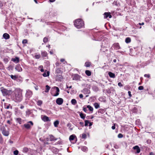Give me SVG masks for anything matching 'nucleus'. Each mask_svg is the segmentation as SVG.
<instances>
[{"label":"nucleus","instance_id":"obj_39","mask_svg":"<svg viewBox=\"0 0 155 155\" xmlns=\"http://www.w3.org/2000/svg\"><path fill=\"white\" fill-rule=\"evenodd\" d=\"M85 124L84 126H87L88 125L89 123V121L88 120H85Z\"/></svg>","mask_w":155,"mask_h":155},{"label":"nucleus","instance_id":"obj_62","mask_svg":"<svg viewBox=\"0 0 155 155\" xmlns=\"http://www.w3.org/2000/svg\"><path fill=\"white\" fill-rule=\"evenodd\" d=\"M28 123H30L31 124V125H33V123L31 121H29L28 122Z\"/></svg>","mask_w":155,"mask_h":155},{"label":"nucleus","instance_id":"obj_16","mask_svg":"<svg viewBox=\"0 0 155 155\" xmlns=\"http://www.w3.org/2000/svg\"><path fill=\"white\" fill-rule=\"evenodd\" d=\"M55 88L56 90V93L55 94H52V95L54 96H57L59 94V92L60 91L58 87H55Z\"/></svg>","mask_w":155,"mask_h":155},{"label":"nucleus","instance_id":"obj_58","mask_svg":"<svg viewBox=\"0 0 155 155\" xmlns=\"http://www.w3.org/2000/svg\"><path fill=\"white\" fill-rule=\"evenodd\" d=\"M115 124H114V125L111 128L113 130H114L115 129Z\"/></svg>","mask_w":155,"mask_h":155},{"label":"nucleus","instance_id":"obj_45","mask_svg":"<svg viewBox=\"0 0 155 155\" xmlns=\"http://www.w3.org/2000/svg\"><path fill=\"white\" fill-rule=\"evenodd\" d=\"M3 61L5 63V64L7 63L8 61V60L7 58H5L3 59Z\"/></svg>","mask_w":155,"mask_h":155},{"label":"nucleus","instance_id":"obj_21","mask_svg":"<svg viewBox=\"0 0 155 155\" xmlns=\"http://www.w3.org/2000/svg\"><path fill=\"white\" fill-rule=\"evenodd\" d=\"M62 71L60 68H57L56 69L55 73L57 74H60L62 73Z\"/></svg>","mask_w":155,"mask_h":155},{"label":"nucleus","instance_id":"obj_23","mask_svg":"<svg viewBox=\"0 0 155 155\" xmlns=\"http://www.w3.org/2000/svg\"><path fill=\"white\" fill-rule=\"evenodd\" d=\"M87 108L91 112V113H92L93 110V108L90 105H88L87 106Z\"/></svg>","mask_w":155,"mask_h":155},{"label":"nucleus","instance_id":"obj_11","mask_svg":"<svg viewBox=\"0 0 155 155\" xmlns=\"http://www.w3.org/2000/svg\"><path fill=\"white\" fill-rule=\"evenodd\" d=\"M77 137L74 134H73L71 135L69 138V140L71 142L72 141L74 140L75 139H76L75 142L77 141Z\"/></svg>","mask_w":155,"mask_h":155},{"label":"nucleus","instance_id":"obj_29","mask_svg":"<svg viewBox=\"0 0 155 155\" xmlns=\"http://www.w3.org/2000/svg\"><path fill=\"white\" fill-rule=\"evenodd\" d=\"M28 149L26 147H25L23 148V152L24 153H27L28 151Z\"/></svg>","mask_w":155,"mask_h":155},{"label":"nucleus","instance_id":"obj_34","mask_svg":"<svg viewBox=\"0 0 155 155\" xmlns=\"http://www.w3.org/2000/svg\"><path fill=\"white\" fill-rule=\"evenodd\" d=\"M59 122L58 120H56L54 122V127H58V125L59 124Z\"/></svg>","mask_w":155,"mask_h":155},{"label":"nucleus","instance_id":"obj_57","mask_svg":"<svg viewBox=\"0 0 155 155\" xmlns=\"http://www.w3.org/2000/svg\"><path fill=\"white\" fill-rule=\"evenodd\" d=\"M79 124L81 125V126H82V127H84V123L83 122H80L79 123Z\"/></svg>","mask_w":155,"mask_h":155},{"label":"nucleus","instance_id":"obj_48","mask_svg":"<svg viewBox=\"0 0 155 155\" xmlns=\"http://www.w3.org/2000/svg\"><path fill=\"white\" fill-rule=\"evenodd\" d=\"M143 86H140L138 88V89L139 90H143Z\"/></svg>","mask_w":155,"mask_h":155},{"label":"nucleus","instance_id":"obj_51","mask_svg":"<svg viewBox=\"0 0 155 155\" xmlns=\"http://www.w3.org/2000/svg\"><path fill=\"white\" fill-rule=\"evenodd\" d=\"M83 110L86 113H87V110L86 108L83 107Z\"/></svg>","mask_w":155,"mask_h":155},{"label":"nucleus","instance_id":"obj_55","mask_svg":"<svg viewBox=\"0 0 155 155\" xmlns=\"http://www.w3.org/2000/svg\"><path fill=\"white\" fill-rule=\"evenodd\" d=\"M114 147L116 149H117L118 148H119V146H118V145H116V144H115L114 145Z\"/></svg>","mask_w":155,"mask_h":155},{"label":"nucleus","instance_id":"obj_19","mask_svg":"<svg viewBox=\"0 0 155 155\" xmlns=\"http://www.w3.org/2000/svg\"><path fill=\"white\" fill-rule=\"evenodd\" d=\"M50 136V140L51 141H55L57 140V139L55 138L53 135H49Z\"/></svg>","mask_w":155,"mask_h":155},{"label":"nucleus","instance_id":"obj_31","mask_svg":"<svg viewBox=\"0 0 155 155\" xmlns=\"http://www.w3.org/2000/svg\"><path fill=\"white\" fill-rule=\"evenodd\" d=\"M46 90L45 91V92H48L49 91L50 89V87L48 85H46Z\"/></svg>","mask_w":155,"mask_h":155},{"label":"nucleus","instance_id":"obj_35","mask_svg":"<svg viewBox=\"0 0 155 155\" xmlns=\"http://www.w3.org/2000/svg\"><path fill=\"white\" fill-rule=\"evenodd\" d=\"M16 120L17 122L19 124H21L22 122V119L20 118H17L16 119Z\"/></svg>","mask_w":155,"mask_h":155},{"label":"nucleus","instance_id":"obj_7","mask_svg":"<svg viewBox=\"0 0 155 155\" xmlns=\"http://www.w3.org/2000/svg\"><path fill=\"white\" fill-rule=\"evenodd\" d=\"M2 134L6 136H8L9 134L8 131L6 130L5 128H3L2 131Z\"/></svg>","mask_w":155,"mask_h":155},{"label":"nucleus","instance_id":"obj_41","mask_svg":"<svg viewBox=\"0 0 155 155\" xmlns=\"http://www.w3.org/2000/svg\"><path fill=\"white\" fill-rule=\"evenodd\" d=\"M87 138V135L85 134H82V139H85Z\"/></svg>","mask_w":155,"mask_h":155},{"label":"nucleus","instance_id":"obj_32","mask_svg":"<svg viewBox=\"0 0 155 155\" xmlns=\"http://www.w3.org/2000/svg\"><path fill=\"white\" fill-rule=\"evenodd\" d=\"M42 75L45 77L48 76L49 75V72L48 71L47 73H44L42 74Z\"/></svg>","mask_w":155,"mask_h":155},{"label":"nucleus","instance_id":"obj_10","mask_svg":"<svg viewBox=\"0 0 155 155\" xmlns=\"http://www.w3.org/2000/svg\"><path fill=\"white\" fill-rule=\"evenodd\" d=\"M73 80H78L80 78V76L77 74H75L73 76Z\"/></svg>","mask_w":155,"mask_h":155},{"label":"nucleus","instance_id":"obj_54","mask_svg":"<svg viewBox=\"0 0 155 155\" xmlns=\"http://www.w3.org/2000/svg\"><path fill=\"white\" fill-rule=\"evenodd\" d=\"M144 25V23L142 22V23H139L137 25V27H138V25Z\"/></svg>","mask_w":155,"mask_h":155},{"label":"nucleus","instance_id":"obj_52","mask_svg":"<svg viewBox=\"0 0 155 155\" xmlns=\"http://www.w3.org/2000/svg\"><path fill=\"white\" fill-rule=\"evenodd\" d=\"M22 42L23 44H26L27 43V40L26 39H24Z\"/></svg>","mask_w":155,"mask_h":155},{"label":"nucleus","instance_id":"obj_61","mask_svg":"<svg viewBox=\"0 0 155 155\" xmlns=\"http://www.w3.org/2000/svg\"><path fill=\"white\" fill-rule=\"evenodd\" d=\"M60 64V63H59V62H57L56 63L55 65H56L57 66H59V65Z\"/></svg>","mask_w":155,"mask_h":155},{"label":"nucleus","instance_id":"obj_53","mask_svg":"<svg viewBox=\"0 0 155 155\" xmlns=\"http://www.w3.org/2000/svg\"><path fill=\"white\" fill-rule=\"evenodd\" d=\"M144 76L148 78H149L150 77V75L149 74H145L144 75Z\"/></svg>","mask_w":155,"mask_h":155},{"label":"nucleus","instance_id":"obj_9","mask_svg":"<svg viewBox=\"0 0 155 155\" xmlns=\"http://www.w3.org/2000/svg\"><path fill=\"white\" fill-rule=\"evenodd\" d=\"M104 18H107L108 17H109V18H111L112 17V15H110V12H105L104 13Z\"/></svg>","mask_w":155,"mask_h":155},{"label":"nucleus","instance_id":"obj_50","mask_svg":"<svg viewBox=\"0 0 155 155\" xmlns=\"http://www.w3.org/2000/svg\"><path fill=\"white\" fill-rule=\"evenodd\" d=\"M104 112V110L102 109H100L99 110V112L100 113H103Z\"/></svg>","mask_w":155,"mask_h":155},{"label":"nucleus","instance_id":"obj_56","mask_svg":"<svg viewBox=\"0 0 155 155\" xmlns=\"http://www.w3.org/2000/svg\"><path fill=\"white\" fill-rule=\"evenodd\" d=\"M118 85L120 87H122L123 86V85L120 82H119L118 84Z\"/></svg>","mask_w":155,"mask_h":155},{"label":"nucleus","instance_id":"obj_27","mask_svg":"<svg viewBox=\"0 0 155 155\" xmlns=\"http://www.w3.org/2000/svg\"><path fill=\"white\" fill-rule=\"evenodd\" d=\"M91 64V63L89 62H86L85 63V66L86 67H89Z\"/></svg>","mask_w":155,"mask_h":155},{"label":"nucleus","instance_id":"obj_24","mask_svg":"<svg viewBox=\"0 0 155 155\" xmlns=\"http://www.w3.org/2000/svg\"><path fill=\"white\" fill-rule=\"evenodd\" d=\"M131 39L130 38H127L125 40V41L127 43H128L131 42Z\"/></svg>","mask_w":155,"mask_h":155},{"label":"nucleus","instance_id":"obj_36","mask_svg":"<svg viewBox=\"0 0 155 155\" xmlns=\"http://www.w3.org/2000/svg\"><path fill=\"white\" fill-rule=\"evenodd\" d=\"M42 104V101L41 100H38L37 103V104L38 106H41Z\"/></svg>","mask_w":155,"mask_h":155},{"label":"nucleus","instance_id":"obj_6","mask_svg":"<svg viewBox=\"0 0 155 155\" xmlns=\"http://www.w3.org/2000/svg\"><path fill=\"white\" fill-rule=\"evenodd\" d=\"M63 102V100L61 98H58L56 100V103L59 105L62 104Z\"/></svg>","mask_w":155,"mask_h":155},{"label":"nucleus","instance_id":"obj_22","mask_svg":"<svg viewBox=\"0 0 155 155\" xmlns=\"http://www.w3.org/2000/svg\"><path fill=\"white\" fill-rule=\"evenodd\" d=\"M108 75L111 78H114L115 77V76L114 74L111 72H109Z\"/></svg>","mask_w":155,"mask_h":155},{"label":"nucleus","instance_id":"obj_13","mask_svg":"<svg viewBox=\"0 0 155 155\" xmlns=\"http://www.w3.org/2000/svg\"><path fill=\"white\" fill-rule=\"evenodd\" d=\"M77 113L79 114L80 116L81 119L83 120H84L85 119L86 116L85 114H84L80 111H78Z\"/></svg>","mask_w":155,"mask_h":155},{"label":"nucleus","instance_id":"obj_8","mask_svg":"<svg viewBox=\"0 0 155 155\" xmlns=\"http://www.w3.org/2000/svg\"><path fill=\"white\" fill-rule=\"evenodd\" d=\"M112 47L116 50H117L120 48V46L118 43H115L112 45Z\"/></svg>","mask_w":155,"mask_h":155},{"label":"nucleus","instance_id":"obj_28","mask_svg":"<svg viewBox=\"0 0 155 155\" xmlns=\"http://www.w3.org/2000/svg\"><path fill=\"white\" fill-rule=\"evenodd\" d=\"M85 72L86 74L88 76H90L91 75V72L89 70H86Z\"/></svg>","mask_w":155,"mask_h":155},{"label":"nucleus","instance_id":"obj_1","mask_svg":"<svg viewBox=\"0 0 155 155\" xmlns=\"http://www.w3.org/2000/svg\"><path fill=\"white\" fill-rule=\"evenodd\" d=\"M22 90L20 88H17L14 91L13 98L15 102H20L22 100Z\"/></svg>","mask_w":155,"mask_h":155},{"label":"nucleus","instance_id":"obj_33","mask_svg":"<svg viewBox=\"0 0 155 155\" xmlns=\"http://www.w3.org/2000/svg\"><path fill=\"white\" fill-rule=\"evenodd\" d=\"M94 105L96 109H97L100 107L99 104L97 103H94Z\"/></svg>","mask_w":155,"mask_h":155},{"label":"nucleus","instance_id":"obj_30","mask_svg":"<svg viewBox=\"0 0 155 155\" xmlns=\"http://www.w3.org/2000/svg\"><path fill=\"white\" fill-rule=\"evenodd\" d=\"M77 101L75 99H73L71 101V103L72 104L75 105L77 103Z\"/></svg>","mask_w":155,"mask_h":155},{"label":"nucleus","instance_id":"obj_42","mask_svg":"<svg viewBox=\"0 0 155 155\" xmlns=\"http://www.w3.org/2000/svg\"><path fill=\"white\" fill-rule=\"evenodd\" d=\"M18 153H19V151L17 150H16L13 151V153L15 155H18Z\"/></svg>","mask_w":155,"mask_h":155},{"label":"nucleus","instance_id":"obj_12","mask_svg":"<svg viewBox=\"0 0 155 155\" xmlns=\"http://www.w3.org/2000/svg\"><path fill=\"white\" fill-rule=\"evenodd\" d=\"M81 92L85 94H89L90 93V90L86 88L84 89Z\"/></svg>","mask_w":155,"mask_h":155},{"label":"nucleus","instance_id":"obj_17","mask_svg":"<svg viewBox=\"0 0 155 155\" xmlns=\"http://www.w3.org/2000/svg\"><path fill=\"white\" fill-rule=\"evenodd\" d=\"M3 37L5 39H8L10 38V35L7 33L4 34Z\"/></svg>","mask_w":155,"mask_h":155},{"label":"nucleus","instance_id":"obj_40","mask_svg":"<svg viewBox=\"0 0 155 155\" xmlns=\"http://www.w3.org/2000/svg\"><path fill=\"white\" fill-rule=\"evenodd\" d=\"M10 77L12 79L15 80L17 78V77L15 75H11Z\"/></svg>","mask_w":155,"mask_h":155},{"label":"nucleus","instance_id":"obj_25","mask_svg":"<svg viewBox=\"0 0 155 155\" xmlns=\"http://www.w3.org/2000/svg\"><path fill=\"white\" fill-rule=\"evenodd\" d=\"M57 79L59 80H61L63 78L62 75L60 74H57Z\"/></svg>","mask_w":155,"mask_h":155},{"label":"nucleus","instance_id":"obj_5","mask_svg":"<svg viewBox=\"0 0 155 155\" xmlns=\"http://www.w3.org/2000/svg\"><path fill=\"white\" fill-rule=\"evenodd\" d=\"M41 118L42 120L45 122L50 121L51 120L49 117L45 115L42 116Z\"/></svg>","mask_w":155,"mask_h":155},{"label":"nucleus","instance_id":"obj_37","mask_svg":"<svg viewBox=\"0 0 155 155\" xmlns=\"http://www.w3.org/2000/svg\"><path fill=\"white\" fill-rule=\"evenodd\" d=\"M67 126L69 127V129L70 130H73V127H72L71 125L70 124L68 123L67 124Z\"/></svg>","mask_w":155,"mask_h":155},{"label":"nucleus","instance_id":"obj_64","mask_svg":"<svg viewBox=\"0 0 155 155\" xmlns=\"http://www.w3.org/2000/svg\"><path fill=\"white\" fill-rule=\"evenodd\" d=\"M64 61H65V60L64 59H61L60 60V61L61 62H63Z\"/></svg>","mask_w":155,"mask_h":155},{"label":"nucleus","instance_id":"obj_63","mask_svg":"<svg viewBox=\"0 0 155 155\" xmlns=\"http://www.w3.org/2000/svg\"><path fill=\"white\" fill-rule=\"evenodd\" d=\"M35 88L36 90H38V86H37L35 87Z\"/></svg>","mask_w":155,"mask_h":155},{"label":"nucleus","instance_id":"obj_14","mask_svg":"<svg viewBox=\"0 0 155 155\" xmlns=\"http://www.w3.org/2000/svg\"><path fill=\"white\" fill-rule=\"evenodd\" d=\"M133 149L134 150H136V153H139L140 151V148L137 145L133 147Z\"/></svg>","mask_w":155,"mask_h":155},{"label":"nucleus","instance_id":"obj_3","mask_svg":"<svg viewBox=\"0 0 155 155\" xmlns=\"http://www.w3.org/2000/svg\"><path fill=\"white\" fill-rule=\"evenodd\" d=\"M1 91L4 96L10 95L12 93V91L11 90H8L6 89L1 87L0 88Z\"/></svg>","mask_w":155,"mask_h":155},{"label":"nucleus","instance_id":"obj_47","mask_svg":"<svg viewBox=\"0 0 155 155\" xmlns=\"http://www.w3.org/2000/svg\"><path fill=\"white\" fill-rule=\"evenodd\" d=\"M4 68V66L2 63L0 62V69H3Z\"/></svg>","mask_w":155,"mask_h":155},{"label":"nucleus","instance_id":"obj_38","mask_svg":"<svg viewBox=\"0 0 155 155\" xmlns=\"http://www.w3.org/2000/svg\"><path fill=\"white\" fill-rule=\"evenodd\" d=\"M81 150L85 152L87 150V148L86 147H83L81 148Z\"/></svg>","mask_w":155,"mask_h":155},{"label":"nucleus","instance_id":"obj_44","mask_svg":"<svg viewBox=\"0 0 155 155\" xmlns=\"http://www.w3.org/2000/svg\"><path fill=\"white\" fill-rule=\"evenodd\" d=\"M35 58L37 59H39L41 57V55L40 54H36L35 55Z\"/></svg>","mask_w":155,"mask_h":155},{"label":"nucleus","instance_id":"obj_43","mask_svg":"<svg viewBox=\"0 0 155 155\" xmlns=\"http://www.w3.org/2000/svg\"><path fill=\"white\" fill-rule=\"evenodd\" d=\"M48 38H47L45 37L44 38L43 40V41L44 43H46L48 42Z\"/></svg>","mask_w":155,"mask_h":155},{"label":"nucleus","instance_id":"obj_18","mask_svg":"<svg viewBox=\"0 0 155 155\" xmlns=\"http://www.w3.org/2000/svg\"><path fill=\"white\" fill-rule=\"evenodd\" d=\"M12 61L16 63H17L19 62V58L18 57H16L15 58H12Z\"/></svg>","mask_w":155,"mask_h":155},{"label":"nucleus","instance_id":"obj_60","mask_svg":"<svg viewBox=\"0 0 155 155\" xmlns=\"http://www.w3.org/2000/svg\"><path fill=\"white\" fill-rule=\"evenodd\" d=\"M83 95L82 94H81L79 95V97L81 98H82L83 97Z\"/></svg>","mask_w":155,"mask_h":155},{"label":"nucleus","instance_id":"obj_26","mask_svg":"<svg viewBox=\"0 0 155 155\" xmlns=\"http://www.w3.org/2000/svg\"><path fill=\"white\" fill-rule=\"evenodd\" d=\"M24 127L27 129H29L30 128V125L29 124H25L24 125Z\"/></svg>","mask_w":155,"mask_h":155},{"label":"nucleus","instance_id":"obj_46","mask_svg":"<svg viewBox=\"0 0 155 155\" xmlns=\"http://www.w3.org/2000/svg\"><path fill=\"white\" fill-rule=\"evenodd\" d=\"M94 90L96 91H97L98 90V88L96 86H94L93 87Z\"/></svg>","mask_w":155,"mask_h":155},{"label":"nucleus","instance_id":"obj_49","mask_svg":"<svg viewBox=\"0 0 155 155\" xmlns=\"http://www.w3.org/2000/svg\"><path fill=\"white\" fill-rule=\"evenodd\" d=\"M123 137V135L121 134H119L118 135V137L119 138H121Z\"/></svg>","mask_w":155,"mask_h":155},{"label":"nucleus","instance_id":"obj_20","mask_svg":"<svg viewBox=\"0 0 155 155\" xmlns=\"http://www.w3.org/2000/svg\"><path fill=\"white\" fill-rule=\"evenodd\" d=\"M47 53L45 51H41V55L42 57H46L47 56Z\"/></svg>","mask_w":155,"mask_h":155},{"label":"nucleus","instance_id":"obj_15","mask_svg":"<svg viewBox=\"0 0 155 155\" xmlns=\"http://www.w3.org/2000/svg\"><path fill=\"white\" fill-rule=\"evenodd\" d=\"M15 69L18 72L22 71V69L19 64H17L15 68Z\"/></svg>","mask_w":155,"mask_h":155},{"label":"nucleus","instance_id":"obj_59","mask_svg":"<svg viewBox=\"0 0 155 155\" xmlns=\"http://www.w3.org/2000/svg\"><path fill=\"white\" fill-rule=\"evenodd\" d=\"M128 95H129V96L130 97H131V96H132V95L131 94V92L130 91H128Z\"/></svg>","mask_w":155,"mask_h":155},{"label":"nucleus","instance_id":"obj_4","mask_svg":"<svg viewBox=\"0 0 155 155\" xmlns=\"http://www.w3.org/2000/svg\"><path fill=\"white\" fill-rule=\"evenodd\" d=\"M32 94L33 92L31 90L29 89L26 90V92L25 94L26 97L29 98L32 96Z\"/></svg>","mask_w":155,"mask_h":155},{"label":"nucleus","instance_id":"obj_2","mask_svg":"<svg viewBox=\"0 0 155 155\" xmlns=\"http://www.w3.org/2000/svg\"><path fill=\"white\" fill-rule=\"evenodd\" d=\"M74 25L77 28H81L84 27V23L82 20L79 19L75 21Z\"/></svg>","mask_w":155,"mask_h":155}]
</instances>
